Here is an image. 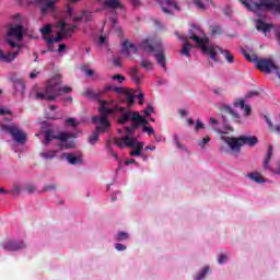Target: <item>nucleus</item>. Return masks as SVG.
<instances>
[{"mask_svg": "<svg viewBox=\"0 0 280 280\" xmlns=\"http://www.w3.org/2000/svg\"><path fill=\"white\" fill-rule=\"evenodd\" d=\"M139 49L148 51V54H154L158 65H160L165 71L167 70V67L165 66V52L163 50V44L156 37L149 36L143 38L139 44Z\"/></svg>", "mask_w": 280, "mask_h": 280, "instance_id": "obj_1", "label": "nucleus"}, {"mask_svg": "<svg viewBox=\"0 0 280 280\" xmlns=\"http://www.w3.org/2000/svg\"><path fill=\"white\" fill-rule=\"evenodd\" d=\"M219 135L221 136L220 139L226 145H229L230 150L232 152H242V147L248 145L249 148H255L257 143H259V139H257L256 136H240L237 138L235 137H225V135H229L226 131L218 130Z\"/></svg>", "mask_w": 280, "mask_h": 280, "instance_id": "obj_2", "label": "nucleus"}, {"mask_svg": "<svg viewBox=\"0 0 280 280\" xmlns=\"http://www.w3.org/2000/svg\"><path fill=\"white\" fill-rule=\"evenodd\" d=\"M240 2L256 14L266 10H269L273 14H280V0H240Z\"/></svg>", "mask_w": 280, "mask_h": 280, "instance_id": "obj_3", "label": "nucleus"}, {"mask_svg": "<svg viewBox=\"0 0 280 280\" xmlns=\"http://www.w3.org/2000/svg\"><path fill=\"white\" fill-rule=\"evenodd\" d=\"M244 58L248 62H256V68L264 73H276L280 80L279 66L275 63L272 59H260L256 54H249L246 50H242Z\"/></svg>", "mask_w": 280, "mask_h": 280, "instance_id": "obj_4", "label": "nucleus"}, {"mask_svg": "<svg viewBox=\"0 0 280 280\" xmlns=\"http://www.w3.org/2000/svg\"><path fill=\"white\" fill-rule=\"evenodd\" d=\"M202 34V31L198 26H192L188 31V35L190 40H195L197 43V47H199L205 56H209L211 60H214V62H218V47L211 45V46H206L205 45V39L200 37Z\"/></svg>", "mask_w": 280, "mask_h": 280, "instance_id": "obj_5", "label": "nucleus"}, {"mask_svg": "<svg viewBox=\"0 0 280 280\" xmlns=\"http://www.w3.org/2000/svg\"><path fill=\"white\" fill-rule=\"evenodd\" d=\"M100 115L101 116H93L92 117V121L93 124H100L96 126V130L98 132H106V130H108V128H110V120H108V115H115V113H117V106L114 108H108L106 106V101H100Z\"/></svg>", "mask_w": 280, "mask_h": 280, "instance_id": "obj_6", "label": "nucleus"}, {"mask_svg": "<svg viewBox=\"0 0 280 280\" xmlns=\"http://www.w3.org/2000/svg\"><path fill=\"white\" fill-rule=\"evenodd\" d=\"M62 81L59 79H51L47 82L45 91L36 94V100H45L46 102H56V97L60 95Z\"/></svg>", "mask_w": 280, "mask_h": 280, "instance_id": "obj_7", "label": "nucleus"}, {"mask_svg": "<svg viewBox=\"0 0 280 280\" xmlns=\"http://www.w3.org/2000/svg\"><path fill=\"white\" fill-rule=\"evenodd\" d=\"M60 31L57 33V36L54 37H45V42L48 45V51H55L54 50V43H60L65 39L66 36H69L71 32L78 28L77 25L67 26V23L60 22Z\"/></svg>", "mask_w": 280, "mask_h": 280, "instance_id": "obj_8", "label": "nucleus"}, {"mask_svg": "<svg viewBox=\"0 0 280 280\" xmlns=\"http://www.w3.org/2000/svg\"><path fill=\"white\" fill-rule=\"evenodd\" d=\"M60 31L57 33V36L54 37H45V42L48 45V51H55L54 50V43H60L65 39L66 36H69L71 32L78 28L77 25L67 26V23L60 22Z\"/></svg>", "mask_w": 280, "mask_h": 280, "instance_id": "obj_9", "label": "nucleus"}, {"mask_svg": "<svg viewBox=\"0 0 280 280\" xmlns=\"http://www.w3.org/2000/svg\"><path fill=\"white\" fill-rule=\"evenodd\" d=\"M226 115H230V117L236 122H240V114L235 113L233 110V108H231V106L229 105H223L221 107V117L223 119V127L224 130H230V132H235V129H233L231 127V125H229V120L226 119Z\"/></svg>", "mask_w": 280, "mask_h": 280, "instance_id": "obj_10", "label": "nucleus"}, {"mask_svg": "<svg viewBox=\"0 0 280 280\" xmlns=\"http://www.w3.org/2000/svg\"><path fill=\"white\" fill-rule=\"evenodd\" d=\"M4 130L12 136V139L15 140L16 143H25L27 141V135L14 125L4 126Z\"/></svg>", "mask_w": 280, "mask_h": 280, "instance_id": "obj_11", "label": "nucleus"}, {"mask_svg": "<svg viewBox=\"0 0 280 280\" xmlns=\"http://www.w3.org/2000/svg\"><path fill=\"white\" fill-rule=\"evenodd\" d=\"M57 140V141H67L71 139V135L67 132H60L59 135H54V131L51 129H47L45 131V140L43 141L44 145H49L51 141Z\"/></svg>", "mask_w": 280, "mask_h": 280, "instance_id": "obj_12", "label": "nucleus"}, {"mask_svg": "<svg viewBox=\"0 0 280 280\" xmlns=\"http://www.w3.org/2000/svg\"><path fill=\"white\" fill-rule=\"evenodd\" d=\"M117 113H121V117L118 118V124L125 126L127 121H135L138 112L126 110V107L117 106Z\"/></svg>", "mask_w": 280, "mask_h": 280, "instance_id": "obj_13", "label": "nucleus"}, {"mask_svg": "<svg viewBox=\"0 0 280 280\" xmlns=\"http://www.w3.org/2000/svg\"><path fill=\"white\" fill-rule=\"evenodd\" d=\"M26 244L23 241H7L2 243V248L4 250H23V248H26Z\"/></svg>", "mask_w": 280, "mask_h": 280, "instance_id": "obj_14", "label": "nucleus"}, {"mask_svg": "<svg viewBox=\"0 0 280 280\" xmlns=\"http://www.w3.org/2000/svg\"><path fill=\"white\" fill-rule=\"evenodd\" d=\"M114 144L117 145V148H135L136 141L132 139V137L125 136L124 138H115Z\"/></svg>", "mask_w": 280, "mask_h": 280, "instance_id": "obj_15", "label": "nucleus"}, {"mask_svg": "<svg viewBox=\"0 0 280 280\" xmlns=\"http://www.w3.org/2000/svg\"><path fill=\"white\" fill-rule=\"evenodd\" d=\"M139 51V48L135 46V44L130 43V40L126 39L121 45V54H125L128 58L132 56V54H137Z\"/></svg>", "mask_w": 280, "mask_h": 280, "instance_id": "obj_16", "label": "nucleus"}, {"mask_svg": "<svg viewBox=\"0 0 280 280\" xmlns=\"http://www.w3.org/2000/svg\"><path fill=\"white\" fill-rule=\"evenodd\" d=\"M58 0H35L37 5H40V11L43 14L49 12V10H54L56 8V2Z\"/></svg>", "mask_w": 280, "mask_h": 280, "instance_id": "obj_17", "label": "nucleus"}, {"mask_svg": "<svg viewBox=\"0 0 280 280\" xmlns=\"http://www.w3.org/2000/svg\"><path fill=\"white\" fill-rule=\"evenodd\" d=\"M256 28L258 30V32H262L266 36V34H268V32H271V30H275V25L268 24V23L264 22V20L258 19L256 21Z\"/></svg>", "mask_w": 280, "mask_h": 280, "instance_id": "obj_18", "label": "nucleus"}, {"mask_svg": "<svg viewBox=\"0 0 280 280\" xmlns=\"http://www.w3.org/2000/svg\"><path fill=\"white\" fill-rule=\"evenodd\" d=\"M8 36H15L18 40H23V26L15 25L10 27L8 31Z\"/></svg>", "mask_w": 280, "mask_h": 280, "instance_id": "obj_19", "label": "nucleus"}, {"mask_svg": "<svg viewBox=\"0 0 280 280\" xmlns=\"http://www.w3.org/2000/svg\"><path fill=\"white\" fill-rule=\"evenodd\" d=\"M16 56H19V51L4 54L2 49H0V60L3 62H14L16 60Z\"/></svg>", "mask_w": 280, "mask_h": 280, "instance_id": "obj_20", "label": "nucleus"}, {"mask_svg": "<svg viewBox=\"0 0 280 280\" xmlns=\"http://www.w3.org/2000/svg\"><path fill=\"white\" fill-rule=\"evenodd\" d=\"M130 77H131V80H133V82L136 84H141V80L143 79V74L139 73V67L135 66L133 68H131Z\"/></svg>", "mask_w": 280, "mask_h": 280, "instance_id": "obj_21", "label": "nucleus"}, {"mask_svg": "<svg viewBox=\"0 0 280 280\" xmlns=\"http://www.w3.org/2000/svg\"><path fill=\"white\" fill-rule=\"evenodd\" d=\"M63 156L70 165H80L82 163V158L74 155V153H63Z\"/></svg>", "mask_w": 280, "mask_h": 280, "instance_id": "obj_22", "label": "nucleus"}, {"mask_svg": "<svg viewBox=\"0 0 280 280\" xmlns=\"http://www.w3.org/2000/svg\"><path fill=\"white\" fill-rule=\"evenodd\" d=\"M273 152H275V148L272 147V144H270L268 150H267L266 158H265V161H264V168L265 170L270 168V160L272 159Z\"/></svg>", "mask_w": 280, "mask_h": 280, "instance_id": "obj_23", "label": "nucleus"}, {"mask_svg": "<svg viewBox=\"0 0 280 280\" xmlns=\"http://www.w3.org/2000/svg\"><path fill=\"white\" fill-rule=\"evenodd\" d=\"M217 47V52L220 51V54H222L226 60V62H229L230 65H233V62H235V57L231 54V51L229 50H222L220 47Z\"/></svg>", "mask_w": 280, "mask_h": 280, "instance_id": "obj_24", "label": "nucleus"}, {"mask_svg": "<svg viewBox=\"0 0 280 280\" xmlns=\"http://www.w3.org/2000/svg\"><path fill=\"white\" fill-rule=\"evenodd\" d=\"M145 144L143 142H136V145L133 147L135 150L130 151V156H141V150H143V147Z\"/></svg>", "mask_w": 280, "mask_h": 280, "instance_id": "obj_25", "label": "nucleus"}, {"mask_svg": "<svg viewBox=\"0 0 280 280\" xmlns=\"http://www.w3.org/2000/svg\"><path fill=\"white\" fill-rule=\"evenodd\" d=\"M104 8H110L112 10H117V8H121V2L119 0H107L103 4Z\"/></svg>", "mask_w": 280, "mask_h": 280, "instance_id": "obj_26", "label": "nucleus"}, {"mask_svg": "<svg viewBox=\"0 0 280 280\" xmlns=\"http://www.w3.org/2000/svg\"><path fill=\"white\" fill-rule=\"evenodd\" d=\"M247 178L254 180V183H266V179H264L259 173H248Z\"/></svg>", "mask_w": 280, "mask_h": 280, "instance_id": "obj_27", "label": "nucleus"}, {"mask_svg": "<svg viewBox=\"0 0 280 280\" xmlns=\"http://www.w3.org/2000/svg\"><path fill=\"white\" fill-rule=\"evenodd\" d=\"M102 132H106V131H98L96 129V131H94L90 137H89V143H91V145H95L96 141H100V133Z\"/></svg>", "mask_w": 280, "mask_h": 280, "instance_id": "obj_28", "label": "nucleus"}, {"mask_svg": "<svg viewBox=\"0 0 280 280\" xmlns=\"http://www.w3.org/2000/svg\"><path fill=\"white\" fill-rule=\"evenodd\" d=\"M211 3V0H196L195 4L199 10H207V7Z\"/></svg>", "mask_w": 280, "mask_h": 280, "instance_id": "obj_29", "label": "nucleus"}, {"mask_svg": "<svg viewBox=\"0 0 280 280\" xmlns=\"http://www.w3.org/2000/svg\"><path fill=\"white\" fill-rule=\"evenodd\" d=\"M182 56H186L189 58L191 56V45L189 43H185L183 49L180 50Z\"/></svg>", "mask_w": 280, "mask_h": 280, "instance_id": "obj_30", "label": "nucleus"}, {"mask_svg": "<svg viewBox=\"0 0 280 280\" xmlns=\"http://www.w3.org/2000/svg\"><path fill=\"white\" fill-rule=\"evenodd\" d=\"M13 86H14L15 91L23 93V91H25V81H23V79H20L19 81L13 83Z\"/></svg>", "mask_w": 280, "mask_h": 280, "instance_id": "obj_31", "label": "nucleus"}, {"mask_svg": "<svg viewBox=\"0 0 280 280\" xmlns=\"http://www.w3.org/2000/svg\"><path fill=\"white\" fill-rule=\"evenodd\" d=\"M39 32H42L44 40L45 37L49 38V34H51V24H46L44 27L39 30Z\"/></svg>", "mask_w": 280, "mask_h": 280, "instance_id": "obj_32", "label": "nucleus"}, {"mask_svg": "<svg viewBox=\"0 0 280 280\" xmlns=\"http://www.w3.org/2000/svg\"><path fill=\"white\" fill-rule=\"evenodd\" d=\"M135 121H136L137 124H140V126H143V128H144V126H147V124H148V118L141 116V115L139 114V112H138V114H137V116H136V118H135Z\"/></svg>", "mask_w": 280, "mask_h": 280, "instance_id": "obj_33", "label": "nucleus"}, {"mask_svg": "<svg viewBox=\"0 0 280 280\" xmlns=\"http://www.w3.org/2000/svg\"><path fill=\"white\" fill-rule=\"evenodd\" d=\"M140 67H142V69H148V71H152V69H154V66L152 65V61H150V60H142L140 62Z\"/></svg>", "mask_w": 280, "mask_h": 280, "instance_id": "obj_34", "label": "nucleus"}, {"mask_svg": "<svg viewBox=\"0 0 280 280\" xmlns=\"http://www.w3.org/2000/svg\"><path fill=\"white\" fill-rule=\"evenodd\" d=\"M207 275H209V267L206 266L201 269L199 275L196 277V280H202L207 277Z\"/></svg>", "mask_w": 280, "mask_h": 280, "instance_id": "obj_35", "label": "nucleus"}, {"mask_svg": "<svg viewBox=\"0 0 280 280\" xmlns=\"http://www.w3.org/2000/svg\"><path fill=\"white\" fill-rule=\"evenodd\" d=\"M125 95H126V100L128 102V106L129 107L132 106V104H135V95H132L131 92L128 90L125 92Z\"/></svg>", "mask_w": 280, "mask_h": 280, "instance_id": "obj_36", "label": "nucleus"}, {"mask_svg": "<svg viewBox=\"0 0 280 280\" xmlns=\"http://www.w3.org/2000/svg\"><path fill=\"white\" fill-rule=\"evenodd\" d=\"M162 5H167V8H174L178 10V4L174 0H162Z\"/></svg>", "mask_w": 280, "mask_h": 280, "instance_id": "obj_37", "label": "nucleus"}, {"mask_svg": "<svg viewBox=\"0 0 280 280\" xmlns=\"http://www.w3.org/2000/svg\"><path fill=\"white\" fill-rule=\"evenodd\" d=\"M128 240V233L126 232H118V234L115 236L116 242H124Z\"/></svg>", "mask_w": 280, "mask_h": 280, "instance_id": "obj_38", "label": "nucleus"}, {"mask_svg": "<svg viewBox=\"0 0 280 280\" xmlns=\"http://www.w3.org/2000/svg\"><path fill=\"white\" fill-rule=\"evenodd\" d=\"M81 71H83V73H85V75H88V78H93V75H95V71L89 69V67H86V66H82Z\"/></svg>", "mask_w": 280, "mask_h": 280, "instance_id": "obj_39", "label": "nucleus"}, {"mask_svg": "<svg viewBox=\"0 0 280 280\" xmlns=\"http://www.w3.org/2000/svg\"><path fill=\"white\" fill-rule=\"evenodd\" d=\"M40 156H42L43 159H46V160H48V159H54V158L56 156V151H46V152H43V153H40Z\"/></svg>", "mask_w": 280, "mask_h": 280, "instance_id": "obj_40", "label": "nucleus"}, {"mask_svg": "<svg viewBox=\"0 0 280 280\" xmlns=\"http://www.w3.org/2000/svg\"><path fill=\"white\" fill-rule=\"evenodd\" d=\"M209 141H211V137L206 136L202 140H198V147L205 148V145L209 143Z\"/></svg>", "mask_w": 280, "mask_h": 280, "instance_id": "obj_41", "label": "nucleus"}, {"mask_svg": "<svg viewBox=\"0 0 280 280\" xmlns=\"http://www.w3.org/2000/svg\"><path fill=\"white\" fill-rule=\"evenodd\" d=\"M82 13H83V19H85L86 23L93 21V13L89 11H83Z\"/></svg>", "mask_w": 280, "mask_h": 280, "instance_id": "obj_42", "label": "nucleus"}, {"mask_svg": "<svg viewBox=\"0 0 280 280\" xmlns=\"http://www.w3.org/2000/svg\"><path fill=\"white\" fill-rule=\"evenodd\" d=\"M198 130H205V124L200 119L196 120L195 132H198Z\"/></svg>", "mask_w": 280, "mask_h": 280, "instance_id": "obj_43", "label": "nucleus"}, {"mask_svg": "<svg viewBox=\"0 0 280 280\" xmlns=\"http://www.w3.org/2000/svg\"><path fill=\"white\" fill-rule=\"evenodd\" d=\"M73 89L71 86H61L60 95H67V93H71Z\"/></svg>", "mask_w": 280, "mask_h": 280, "instance_id": "obj_44", "label": "nucleus"}, {"mask_svg": "<svg viewBox=\"0 0 280 280\" xmlns=\"http://www.w3.org/2000/svg\"><path fill=\"white\" fill-rule=\"evenodd\" d=\"M66 124H67V126H72V128H77V126H78V122H75L74 118H67Z\"/></svg>", "mask_w": 280, "mask_h": 280, "instance_id": "obj_45", "label": "nucleus"}, {"mask_svg": "<svg viewBox=\"0 0 280 280\" xmlns=\"http://www.w3.org/2000/svg\"><path fill=\"white\" fill-rule=\"evenodd\" d=\"M25 191H27V194H34L36 191V186L28 184L25 186Z\"/></svg>", "mask_w": 280, "mask_h": 280, "instance_id": "obj_46", "label": "nucleus"}, {"mask_svg": "<svg viewBox=\"0 0 280 280\" xmlns=\"http://www.w3.org/2000/svg\"><path fill=\"white\" fill-rule=\"evenodd\" d=\"M43 191H56L55 184H48V185L44 186Z\"/></svg>", "mask_w": 280, "mask_h": 280, "instance_id": "obj_47", "label": "nucleus"}, {"mask_svg": "<svg viewBox=\"0 0 280 280\" xmlns=\"http://www.w3.org/2000/svg\"><path fill=\"white\" fill-rule=\"evenodd\" d=\"M113 80H118L119 84H121L122 82H126V77H124L121 74H115L113 77Z\"/></svg>", "mask_w": 280, "mask_h": 280, "instance_id": "obj_48", "label": "nucleus"}, {"mask_svg": "<svg viewBox=\"0 0 280 280\" xmlns=\"http://www.w3.org/2000/svg\"><path fill=\"white\" fill-rule=\"evenodd\" d=\"M175 145L179 149V150H183V143H180V140L178 138V136H174V139H173Z\"/></svg>", "mask_w": 280, "mask_h": 280, "instance_id": "obj_49", "label": "nucleus"}, {"mask_svg": "<svg viewBox=\"0 0 280 280\" xmlns=\"http://www.w3.org/2000/svg\"><path fill=\"white\" fill-rule=\"evenodd\" d=\"M152 113H154V107H152V105L147 106V108L144 109V115H147V117H150Z\"/></svg>", "mask_w": 280, "mask_h": 280, "instance_id": "obj_50", "label": "nucleus"}, {"mask_svg": "<svg viewBox=\"0 0 280 280\" xmlns=\"http://www.w3.org/2000/svg\"><path fill=\"white\" fill-rule=\"evenodd\" d=\"M107 150L109 152V154L112 156H114V159L117 161V159H119V156L117 155V153H115V151H113V148L110 147V143L107 144Z\"/></svg>", "mask_w": 280, "mask_h": 280, "instance_id": "obj_51", "label": "nucleus"}, {"mask_svg": "<svg viewBox=\"0 0 280 280\" xmlns=\"http://www.w3.org/2000/svg\"><path fill=\"white\" fill-rule=\"evenodd\" d=\"M125 132H126L127 137H132L135 135V129L131 127H126Z\"/></svg>", "mask_w": 280, "mask_h": 280, "instance_id": "obj_52", "label": "nucleus"}, {"mask_svg": "<svg viewBox=\"0 0 280 280\" xmlns=\"http://www.w3.org/2000/svg\"><path fill=\"white\" fill-rule=\"evenodd\" d=\"M142 131L148 132L149 135H154V128H152V127L144 126L142 128Z\"/></svg>", "mask_w": 280, "mask_h": 280, "instance_id": "obj_53", "label": "nucleus"}, {"mask_svg": "<svg viewBox=\"0 0 280 280\" xmlns=\"http://www.w3.org/2000/svg\"><path fill=\"white\" fill-rule=\"evenodd\" d=\"M126 88H117V86H115V89H114V93H118V95H121V94H124V93H126Z\"/></svg>", "mask_w": 280, "mask_h": 280, "instance_id": "obj_54", "label": "nucleus"}, {"mask_svg": "<svg viewBox=\"0 0 280 280\" xmlns=\"http://www.w3.org/2000/svg\"><path fill=\"white\" fill-rule=\"evenodd\" d=\"M234 106H240V108H244L246 106V102L244 100H240L238 102L234 103Z\"/></svg>", "mask_w": 280, "mask_h": 280, "instance_id": "obj_55", "label": "nucleus"}, {"mask_svg": "<svg viewBox=\"0 0 280 280\" xmlns=\"http://www.w3.org/2000/svg\"><path fill=\"white\" fill-rule=\"evenodd\" d=\"M12 115V110L0 107V116Z\"/></svg>", "mask_w": 280, "mask_h": 280, "instance_id": "obj_56", "label": "nucleus"}, {"mask_svg": "<svg viewBox=\"0 0 280 280\" xmlns=\"http://www.w3.org/2000/svg\"><path fill=\"white\" fill-rule=\"evenodd\" d=\"M116 250H126V245L121 244V243H117L115 245Z\"/></svg>", "mask_w": 280, "mask_h": 280, "instance_id": "obj_57", "label": "nucleus"}, {"mask_svg": "<svg viewBox=\"0 0 280 280\" xmlns=\"http://www.w3.org/2000/svg\"><path fill=\"white\" fill-rule=\"evenodd\" d=\"M84 95L86 96V97H97V95H95L94 93H93V91H91V90H88L86 92H84Z\"/></svg>", "mask_w": 280, "mask_h": 280, "instance_id": "obj_58", "label": "nucleus"}, {"mask_svg": "<svg viewBox=\"0 0 280 280\" xmlns=\"http://www.w3.org/2000/svg\"><path fill=\"white\" fill-rule=\"evenodd\" d=\"M7 43L10 45V47H19V44L12 40L11 38H8Z\"/></svg>", "mask_w": 280, "mask_h": 280, "instance_id": "obj_59", "label": "nucleus"}, {"mask_svg": "<svg viewBox=\"0 0 280 280\" xmlns=\"http://www.w3.org/2000/svg\"><path fill=\"white\" fill-rule=\"evenodd\" d=\"M243 110H245L246 117H248V115H250V113H252V109H250L249 105H245Z\"/></svg>", "mask_w": 280, "mask_h": 280, "instance_id": "obj_60", "label": "nucleus"}, {"mask_svg": "<svg viewBox=\"0 0 280 280\" xmlns=\"http://www.w3.org/2000/svg\"><path fill=\"white\" fill-rule=\"evenodd\" d=\"M140 126H141L140 122L132 121L130 127L133 129V131H136Z\"/></svg>", "mask_w": 280, "mask_h": 280, "instance_id": "obj_61", "label": "nucleus"}, {"mask_svg": "<svg viewBox=\"0 0 280 280\" xmlns=\"http://www.w3.org/2000/svg\"><path fill=\"white\" fill-rule=\"evenodd\" d=\"M276 38H277V40H278V43H279V45H280V26H278V27L276 28Z\"/></svg>", "mask_w": 280, "mask_h": 280, "instance_id": "obj_62", "label": "nucleus"}, {"mask_svg": "<svg viewBox=\"0 0 280 280\" xmlns=\"http://www.w3.org/2000/svg\"><path fill=\"white\" fill-rule=\"evenodd\" d=\"M218 261L219 264H224L226 261V255H220Z\"/></svg>", "mask_w": 280, "mask_h": 280, "instance_id": "obj_63", "label": "nucleus"}, {"mask_svg": "<svg viewBox=\"0 0 280 280\" xmlns=\"http://www.w3.org/2000/svg\"><path fill=\"white\" fill-rule=\"evenodd\" d=\"M10 80H11V82L14 84L15 82H19L21 79H19V78L16 77V74L14 73V74L11 75Z\"/></svg>", "mask_w": 280, "mask_h": 280, "instance_id": "obj_64", "label": "nucleus"}]
</instances>
